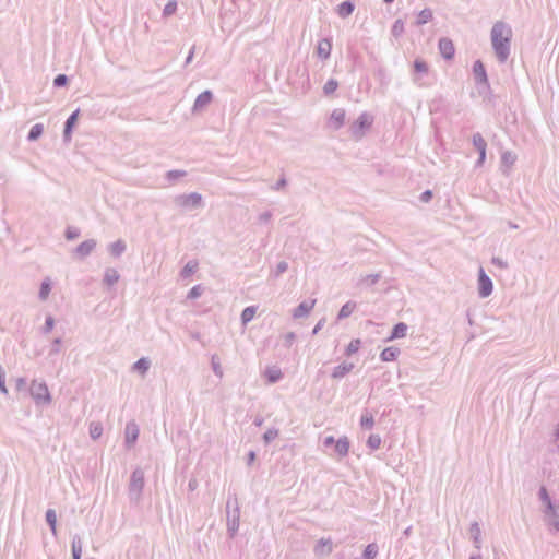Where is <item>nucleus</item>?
I'll return each mask as SVG.
<instances>
[{
	"mask_svg": "<svg viewBox=\"0 0 559 559\" xmlns=\"http://www.w3.org/2000/svg\"><path fill=\"white\" fill-rule=\"evenodd\" d=\"M239 528V520L238 519H228L227 520V531L230 537H234Z\"/></svg>",
	"mask_w": 559,
	"mask_h": 559,
	"instance_id": "46",
	"label": "nucleus"
},
{
	"mask_svg": "<svg viewBox=\"0 0 559 559\" xmlns=\"http://www.w3.org/2000/svg\"><path fill=\"white\" fill-rule=\"evenodd\" d=\"M50 292H51V282H50L49 278H46L40 284V288H39V293H38V298L41 301H45L48 298Z\"/></svg>",
	"mask_w": 559,
	"mask_h": 559,
	"instance_id": "35",
	"label": "nucleus"
},
{
	"mask_svg": "<svg viewBox=\"0 0 559 559\" xmlns=\"http://www.w3.org/2000/svg\"><path fill=\"white\" fill-rule=\"evenodd\" d=\"M414 72L418 74H427L429 71V67L425 60L421 58H416L413 63Z\"/></svg>",
	"mask_w": 559,
	"mask_h": 559,
	"instance_id": "37",
	"label": "nucleus"
},
{
	"mask_svg": "<svg viewBox=\"0 0 559 559\" xmlns=\"http://www.w3.org/2000/svg\"><path fill=\"white\" fill-rule=\"evenodd\" d=\"M226 519L240 520L239 503L236 495L229 496L226 501Z\"/></svg>",
	"mask_w": 559,
	"mask_h": 559,
	"instance_id": "13",
	"label": "nucleus"
},
{
	"mask_svg": "<svg viewBox=\"0 0 559 559\" xmlns=\"http://www.w3.org/2000/svg\"><path fill=\"white\" fill-rule=\"evenodd\" d=\"M473 145L478 153L486 152L487 143L480 133H475L473 135Z\"/></svg>",
	"mask_w": 559,
	"mask_h": 559,
	"instance_id": "39",
	"label": "nucleus"
},
{
	"mask_svg": "<svg viewBox=\"0 0 559 559\" xmlns=\"http://www.w3.org/2000/svg\"><path fill=\"white\" fill-rule=\"evenodd\" d=\"M367 445L371 449V450H377L380 448L381 445V437L379 435H370L368 440H367Z\"/></svg>",
	"mask_w": 559,
	"mask_h": 559,
	"instance_id": "47",
	"label": "nucleus"
},
{
	"mask_svg": "<svg viewBox=\"0 0 559 559\" xmlns=\"http://www.w3.org/2000/svg\"><path fill=\"white\" fill-rule=\"evenodd\" d=\"M212 368L216 376L223 377V371L218 361H216L215 356L212 357Z\"/></svg>",
	"mask_w": 559,
	"mask_h": 559,
	"instance_id": "60",
	"label": "nucleus"
},
{
	"mask_svg": "<svg viewBox=\"0 0 559 559\" xmlns=\"http://www.w3.org/2000/svg\"><path fill=\"white\" fill-rule=\"evenodd\" d=\"M334 451L340 457H344L349 451V440L347 437L340 438L334 444Z\"/></svg>",
	"mask_w": 559,
	"mask_h": 559,
	"instance_id": "21",
	"label": "nucleus"
},
{
	"mask_svg": "<svg viewBox=\"0 0 559 559\" xmlns=\"http://www.w3.org/2000/svg\"><path fill=\"white\" fill-rule=\"evenodd\" d=\"M69 83V78L66 74H58L53 79V86L55 87H64Z\"/></svg>",
	"mask_w": 559,
	"mask_h": 559,
	"instance_id": "52",
	"label": "nucleus"
},
{
	"mask_svg": "<svg viewBox=\"0 0 559 559\" xmlns=\"http://www.w3.org/2000/svg\"><path fill=\"white\" fill-rule=\"evenodd\" d=\"M512 35L511 26L503 21H497L491 27V46L500 63H504L510 56Z\"/></svg>",
	"mask_w": 559,
	"mask_h": 559,
	"instance_id": "1",
	"label": "nucleus"
},
{
	"mask_svg": "<svg viewBox=\"0 0 559 559\" xmlns=\"http://www.w3.org/2000/svg\"><path fill=\"white\" fill-rule=\"evenodd\" d=\"M46 522L49 525L51 533L57 535V514L53 509H48L46 511Z\"/></svg>",
	"mask_w": 559,
	"mask_h": 559,
	"instance_id": "30",
	"label": "nucleus"
},
{
	"mask_svg": "<svg viewBox=\"0 0 559 559\" xmlns=\"http://www.w3.org/2000/svg\"><path fill=\"white\" fill-rule=\"evenodd\" d=\"M432 11L429 8H425L418 13L416 25L421 26L432 20Z\"/></svg>",
	"mask_w": 559,
	"mask_h": 559,
	"instance_id": "32",
	"label": "nucleus"
},
{
	"mask_svg": "<svg viewBox=\"0 0 559 559\" xmlns=\"http://www.w3.org/2000/svg\"><path fill=\"white\" fill-rule=\"evenodd\" d=\"M353 369H354V364L344 361L333 369L331 377L333 379H342L346 374H348Z\"/></svg>",
	"mask_w": 559,
	"mask_h": 559,
	"instance_id": "19",
	"label": "nucleus"
},
{
	"mask_svg": "<svg viewBox=\"0 0 559 559\" xmlns=\"http://www.w3.org/2000/svg\"><path fill=\"white\" fill-rule=\"evenodd\" d=\"M355 10V4L350 0L343 1L341 4L337 5V14L345 19L349 16Z\"/></svg>",
	"mask_w": 559,
	"mask_h": 559,
	"instance_id": "26",
	"label": "nucleus"
},
{
	"mask_svg": "<svg viewBox=\"0 0 559 559\" xmlns=\"http://www.w3.org/2000/svg\"><path fill=\"white\" fill-rule=\"evenodd\" d=\"M198 262L195 260L189 261L180 272L182 278L190 277L198 270Z\"/></svg>",
	"mask_w": 559,
	"mask_h": 559,
	"instance_id": "34",
	"label": "nucleus"
},
{
	"mask_svg": "<svg viewBox=\"0 0 559 559\" xmlns=\"http://www.w3.org/2000/svg\"><path fill=\"white\" fill-rule=\"evenodd\" d=\"M55 326V319L52 316H47L45 320V324L43 326V332L45 334L50 333Z\"/></svg>",
	"mask_w": 559,
	"mask_h": 559,
	"instance_id": "54",
	"label": "nucleus"
},
{
	"mask_svg": "<svg viewBox=\"0 0 559 559\" xmlns=\"http://www.w3.org/2000/svg\"><path fill=\"white\" fill-rule=\"evenodd\" d=\"M346 112L343 108H336L332 111L330 117V126L334 130L341 129L345 123Z\"/></svg>",
	"mask_w": 559,
	"mask_h": 559,
	"instance_id": "14",
	"label": "nucleus"
},
{
	"mask_svg": "<svg viewBox=\"0 0 559 559\" xmlns=\"http://www.w3.org/2000/svg\"><path fill=\"white\" fill-rule=\"evenodd\" d=\"M127 249V245L122 239H118L109 245L108 251L114 258H120Z\"/></svg>",
	"mask_w": 559,
	"mask_h": 559,
	"instance_id": "22",
	"label": "nucleus"
},
{
	"mask_svg": "<svg viewBox=\"0 0 559 559\" xmlns=\"http://www.w3.org/2000/svg\"><path fill=\"white\" fill-rule=\"evenodd\" d=\"M374 425V419L371 414H364L360 418V426L362 429H371Z\"/></svg>",
	"mask_w": 559,
	"mask_h": 559,
	"instance_id": "44",
	"label": "nucleus"
},
{
	"mask_svg": "<svg viewBox=\"0 0 559 559\" xmlns=\"http://www.w3.org/2000/svg\"><path fill=\"white\" fill-rule=\"evenodd\" d=\"M439 51L445 60H452L455 55L453 41L450 38L442 37L438 43Z\"/></svg>",
	"mask_w": 559,
	"mask_h": 559,
	"instance_id": "9",
	"label": "nucleus"
},
{
	"mask_svg": "<svg viewBox=\"0 0 559 559\" xmlns=\"http://www.w3.org/2000/svg\"><path fill=\"white\" fill-rule=\"evenodd\" d=\"M515 160H516V155L510 151H506L501 155V163H502V165H504L507 167L513 166Z\"/></svg>",
	"mask_w": 559,
	"mask_h": 559,
	"instance_id": "43",
	"label": "nucleus"
},
{
	"mask_svg": "<svg viewBox=\"0 0 559 559\" xmlns=\"http://www.w3.org/2000/svg\"><path fill=\"white\" fill-rule=\"evenodd\" d=\"M404 33V23L402 20H396L392 26V35L400 37Z\"/></svg>",
	"mask_w": 559,
	"mask_h": 559,
	"instance_id": "50",
	"label": "nucleus"
},
{
	"mask_svg": "<svg viewBox=\"0 0 559 559\" xmlns=\"http://www.w3.org/2000/svg\"><path fill=\"white\" fill-rule=\"evenodd\" d=\"M60 345H61V338L60 337L55 338L52 341V345H51L49 355L52 356V355L59 354L60 353Z\"/></svg>",
	"mask_w": 559,
	"mask_h": 559,
	"instance_id": "56",
	"label": "nucleus"
},
{
	"mask_svg": "<svg viewBox=\"0 0 559 559\" xmlns=\"http://www.w3.org/2000/svg\"><path fill=\"white\" fill-rule=\"evenodd\" d=\"M473 74L476 85L489 86L486 68L481 60H476L473 64Z\"/></svg>",
	"mask_w": 559,
	"mask_h": 559,
	"instance_id": "8",
	"label": "nucleus"
},
{
	"mask_svg": "<svg viewBox=\"0 0 559 559\" xmlns=\"http://www.w3.org/2000/svg\"><path fill=\"white\" fill-rule=\"evenodd\" d=\"M400 354V349L395 346L384 348L380 354L382 361H394Z\"/></svg>",
	"mask_w": 559,
	"mask_h": 559,
	"instance_id": "27",
	"label": "nucleus"
},
{
	"mask_svg": "<svg viewBox=\"0 0 559 559\" xmlns=\"http://www.w3.org/2000/svg\"><path fill=\"white\" fill-rule=\"evenodd\" d=\"M272 218V213L270 211H265L259 215V222L262 224H266Z\"/></svg>",
	"mask_w": 559,
	"mask_h": 559,
	"instance_id": "62",
	"label": "nucleus"
},
{
	"mask_svg": "<svg viewBox=\"0 0 559 559\" xmlns=\"http://www.w3.org/2000/svg\"><path fill=\"white\" fill-rule=\"evenodd\" d=\"M79 115H80V109L74 110L64 122L63 141L66 143H69L72 139V131L78 122Z\"/></svg>",
	"mask_w": 559,
	"mask_h": 559,
	"instance_id": "10",
	"label": "nucleus"
},
{
	"mask_svg": "<svg viewBox=\"0 0 559 559\" xmlns=\"http://www.w3.org/2000/svg\"><path fill=\"white\" fill-rule=\"evenodd\" d=\"M285 346L287 347H290L293 342L295 341L296 338V334L294 332H288L286 335H285Z\"/></svg>",
	"mask_w": 559,
	"mask_h": 559,
	"instance_id": "63",
	"label": "nucleus"
},
{
	"mask_svg": "<svg viewBox=\"0 0 559 559\" xmlns=\"http://www.w3.org/2000/svg\"><path fill=\"white\" fill-rule=\"evenodd\" d=\"M469 535L473 539L475 548L478 550L481 548V530L478 522H473L469 527Z\"/></svg>",
	"mask_w": 559,
	"mask_h": 559,
	"instance_id": "20",
	"label": "nucleus"
},
{
	"mask_svg": "<svg viewBox=\"0 0 559 559\" xmlns=\"http://www.w3.org/2000/svg\"><path fill=\"white\" fill-rule=\"evenodd\" d=\"M379 548L376 543H371L366 546L362 552V559H374L378 555Z\"/></svg>",
	"mask_w": 559,
	"mask_h": 559,
	"instance_id": "38",
	"label": "nucleus"
},
{
	"mask_svg": "<svg viewBox=\"0 0 559 559\" xmlns=\"http://www.w3.org/2000/svg\"><path fill=\"white\" fill-rule=\"evenodd\" d=\"M316 305V299L304 300L293 310L294 319H301L309 316L310 311L313 309Z\"/></svg>",
	"mask_w": 559,
	"mask_h": 559,
	"instance_id": "11",
	"label": "nucleus"
},
{
	"mask_svg": "<svg viewBox=\"0 0 559 559\" xmlns=\"http://www.w3.org/2000/svg\"><path fill=\"white\" fill-rule=\"evenodd\" d=\"M287 185L286 178L283 176L278 179V181L273 186L274 190H281Z\"/></svg>",
	"mask_w": 559,
	"mask_h": 559,
	"instance_id": "64",
	"label": "nucleus"
},
{
	"mask_svg": "<svg viewBox=\"0 0 559 559\" xmlns=\"http://www.w3.org/2000/svg\"><path fill=\"white\" fill-rule=\"evenodd\" d=\"M119 278H120V274L118 273V271L116 269L107 267L105 271V274H104L103 282L105 285L110 287V286L115 285L119 281Z\"/></svg>",
	"mask_w": 559,
	"mask_h": 559,
	"instance_id": "23",
	"label": "nucleus"
},
{
	"mask_svg": "<svg viewBox=\"0 0 559 559\" xmlns=\"http://www.w3.org/2000/svg\"><path fill=\"white\" fill-rule=\"evenodd\" d=\"M493 284L491 278L486 274L483 267L478 271V295L480 298H487L491 295Z\"/></svg>",
	"mask_w": 559,
	"mask_h": 559,
	"instance_id": "6",
	"label": "nucleus"
},
{
	"mask_svg": "<svg viewBox=\"0 0 559 559\" xmlns=\"http://www.w3.org/2000/svg\"><path fill=\"white\" fill-rule=\"evenodd\" d=\"M177 10V1L176 0H169L163 10V16L168 17L173 15Z\"/></svg>",
	"mask_w": 559,
	"mask_h": 559,
	"instance_id": "45",
	"label": "nucleus"
},
{
	"mask_svg": "<svg viewBox=\"0 0 559 559\" xmlns=\"http://www.w3.org/2000/svg\"><path fill=\"white\" fill-rule=\"evenodd\" d=\"M265 377L270 383H276L283 378V373L281 369L272 367L265 370Z\"/></svg>",
	"mask_w": 559,
	"mask_h": 559,
	"instance_id": "29",
	"label": "nucleus"
},
{
	"mask_svg": "<svg viewBox=\"0 0 559 559\" xmlns=\"http://www.w3.org/2000/svg\"><path fill=\"white\" fill-rule=\"evenodd\" d=\"M96 240L95 239H87L83 242H81L74 250V254L80 258V259H84L86 257H88L93 251L94 249L96 248Z\"/></svg>",
	"mask_w": 559,
	"mask_h": 559,
	"instance_id": "12",
	"label": "nucleus"
},
{
	"mask_svg": "<svg viewBox=\"0 0 559 559\" xmlns=\"http://www.w3.org/2000/svg\"><path fill=\"white\" fill-rule=\"evenodd\" d=\"M338 87V82L335 79H330L323 86V93L325 96H331Z\"/></svg>",
	"mask_w": 559,
	"mask_h": 559,
	"instance_id": "42",
	"label": "nucleus"
},
{
	"mask_svg": "<svg viewBox=\"0 0 559 559\" xmlns=\"http://www.w3.org/2000/svg\"><path fill=\"white\" fill-rule=\"evenodd\" d=\"M203 293V289L201 287V285H195L193 286L189 293H188V299H197L199 298Z\"/></svg>",
	"mask_w": 559,
	"mask_h": 559,
	"instance_id": "53",
	"label": "nucleus"
},
{
	"mask_svg": "<svg viewBox=\"0 0 559 559\" xmlns=\"http://www.w3.org/2000/svg\"><path fill=\"white\" fill-rule=\"evenodd\" d=\"M186 175H187L186 170H178V169L169 170L166 173V179L169 181H175L181 177H185Z\"/></svg>",
	"mask_w": 559,
	"mask_h": 559,
	"instance_id": "49",
	"label": "nucleus"
},
{
	"mask_svg": "<svg viewBox=\"0 0 559 559\" xmlns=\"http://www.w3.org/2000/svg\"><path fill=\"white\" fill-rule=\"evenodd\" d=\"M407 329H408V326L406 323H404V322L396 323L393 326V329L391 331V335L389 336L388 341L404 337L406 335Z\"/></svg>",
	"mask_w": 559,
	"mask_h": 559,
	"instance_id": "25",
	"label": "nucleus"
},
{
	"mask_svg": "<svg viewBox=\"0 0 559 559\" xmlns=\"http://www.w3.org/2000/svg\"><path fill=\"white\" fill-rule=\"evenodd\" d=\"M151 366V361L146 357H142L133 364V370L139 371L141 374H145Z\"/></svg>",
	"mask_w": 559,
	"mask_h": 559,
	"instance_id": "31",
	"label": "nucleus"
},
{
	"mask_svg": "<svg viewBox=\"0 0 559 559\" xmlns=\"http://www.w3.org/2000/svg\"><path fill=\"white\" fill-rule=\"evenodd\" d=\"M82 547H83L82 538L80 537V535L75 534L72 537V542H71L72 559H81Z\"/></svg>",
	"mask_w": 559,
	"mask_h": 559,
	"instance_id": "24",
	"label": "nucleus"
},
{
	"mask_svg": "<svg viewBox=\"0 0 559 559\" xmlns=\"http://www.w3.org/2000/svg\"><path fill=\"white\" fill-rule=\"evenodd\" d=\"M278 436V429L270 428L263 435V440L266 444L271 443Z\"/></svg>",
	"mask_w": 559,
	"mask_h": 559,
	"instance_id": "48",
	"label": "nucleus"
},
{
	"mask_svg": "<svg viewBox=\"0 0 559 559\" xmlns=\"http://www.w3.org/2000/svg\"><path fill=\"white\" fill-rule=\"evenodd\" d=\"M29 394L37 405H46L51 402V395L45 382L32 381Z\"/></svg>",
	"mask_w": 559,
	"mask_h": 559,
	"instance_id": "4",
	"label": "nucleus"
},
{
	"mask_svg": "<svg viewBox=\"0 0 559 559\" xmlns=\"http://www.w3.org/2000/svg\"><path fill=\"white\" fill-rule=\"evenodd\" d=\"M43 132L44 126L41 123H36L31 128L27 140L31 142L36 141L43 135Z\"/></svg>",
	"mask_w": 559,
	"mask_h": 559,
	"instance_id": "36",
	"label": "nucleus"
},
{
	"mask_svg": "<svg viewBox=\"0 0 559 559\" xmlns=\"http://www.w3.org/2000/svg\"><path fill=\"white\" fill-rule=\"evenodd\" d=\"M0 392L3 394H8V389L5 385V374L0 366Z\"/></svg>",
	"mask_w": 559,
	"mask_h": 559,
	"instance_id": "59",
	"label": "nucleus"
},
{
	"mask_svg": "<svg viewBox=\"0 0 559 559\" xmlns=\"http://www.w3.org/2000/svg\"><path fill=\"white\" fill-rule=\"evenodd\" d=\"M333 546L331 539L321 538L314 546V554L317 557L328 556L332 552Z\"/></svg>",
	"mask_w": 559,
	"mask_h": 559,
	"instance_id": "17",
	"label": "nucleus"
},
{
	"mask_svg": "<svg viewBox=\"0 0 559 559\" xmlns=\"http://www.w3.org/2000/svg\"><path fill=\"white\" fill-rule=\"evenodd\" d=\"M288 270V263L286 261H281L276 264V267L273 272V276L275 278L280 277L283 273Z\"/></svg>",
	"mask_w": 559,
	"mask_h": 559,
	"instance_id": "51",
	"label": "nucleus"
},
{
	"mask_svg": "<svg viewBox=\"0 0 559 559\" xmlns=\"http://www.w3.org/2000/svg\"><path fill=\"white\" fill-rule=\"evenodd\" d=\"M491 263L502 270L504 269H508V262L504 261L503 259L499 258V257H492L491 258Z\"/></svg>",
	"mask_w": 559,
	"mask_h": 559,
	"instance_id": "57",
	"label": "nucleus"
},
{
	"mask_svg": "<svg viewBox=\"0 0 559 559\" xmlns=\"http://www.w3.org/2000/svg\"><path fill=\"white\" fill-rule=\"evenodd\" d=\"M433 197V193L431 190H426L424 191L420 195H419V200L424 203H428L430 202V200L432 199Z\"/></svg>",
	"mask_w": 559,
	"mask_h": 559,
	"instance_id": "61",
	"label": "nucleus"
},
{
	"mask_svg": "<svg viewBox=\"0 0 559 559\" xmlns=\"http://www.w3.org/2000/svg\"><path fill=\"white\" fill-rule=\"evenodd\" d=\"M174 202L176 205L183 209H199L203 205L202 195L198 192L179 194L175 197Z\"/></svg>",
	"mask_w": 559,
	"mask_h": 559,
	"instance_id": "5",
	"label": "nucleus"
},
{
	"mask_svg": "<svg viewBox=\"0 0 559 559\" xmlns=\"http://www.w3.org/2000/svg\"><path fill=\"white\" fill-rule=\"evenodd\" d=\"M381 275L379 273L377 274H369L366 277H364L362 281L367 282L368 285H374L380 280Z\"/></svg>",
	"mask_w": 559,
	"mask_h": 559,
	"instance_id": "58",
	"label": "nucleus"
},
{
	"mask_svg": "<svg viewBox=\"0 0 559 559\" xmlns=\"http://www.w3.org/2000/svg\"><path fill=\"white\" fill-rule=\"evenodd\" d=\"M332 50V39L323 38L319 41L317 47L318 57L322 60H328L331 56Z\"/></svg>",
	"mask_w": 559,
	"mask_h": 559,
	"instance_id": "16",
	"label": "nucleus"
},
{
	"mask_svg": "<svg viewBox=\"0 0 559 559\" xmlns=\"http://www.w3.org/2000/svg\"><path fill=\"white\" fill-rule=\"evenodd\" d=\"M144 487V472L141 468H135L131 475L130 489H143Z\"/></svg>",
	"mask_w": 559,
	"mask_h": 559,
	"instance_id": "18",
	"label": "nucleus"
},
{
	"mask_svg": "<svg viewBox=\"0 0 559 559\" xmlns=\"http://www.w3.org/2000/svg\"><path fill=\"white\" fill-rule=\"evenodd\" d=\"M103 433V426L99 421H92L90 424V436L93 440L100 438Z\"/></svg>",
	"mask_w": 559,
	"mask_h": 559,
	"instance_id": "40",
	"label": "nucleus"
},
{
	"mask_svg": "<svg viewBox=\"0 0 559 559\" xmlns=\"http://www.w3.org/2000/svg\"><path fill=\"white\" fill-rule=\"evenodd\" d=\"M139 433H140V429H139L138 424L134 420L127 423L126 430H124L126 448L131 449L135 444V442L139 438Z\"/></svg>",
	"mask_w": 559,
	"mask_h": 559,
	"instance_id": "7",
	"label": "nucleus"
},
{
	"mask_svg": "<svg viewBox=\"0 0 559 559\" xmlns=\"http://www.w3.org/2000/svg\"><path fill=\"white\" fill-rule=\"evenodd\" d=\"M64 236L68 240H74L80 236V230L75 227H68Z\"/></svg>",
	"mask_w": 559,
	"mask_h": 559,
	"instance_id": "55",
	"label": "nucleus"
},
{
	"mask_svg": "<svg viewBox=\"0 0 559 559\" xmlns=\"http://www.w3.org/2000/svg\"><path fill=\"white\" fill-rule=\"evenodd\" d=\"M356 307H357V304L352 300L344 304L338 311L337 320H343V319L348 318L354 312Z\"/></svg>",
	"mask_w": 559,
	"mask_h": 559,
	"instance_id": "28",
	"label": "nucleus"
},
{
	"mask_svg": "<svg viewBox=\"0 0 559 559\" xmlns=\"http://www.w3.org/2000/svg\"><path fill=\"white\" fill-rule=\"evenodd\" d=\"M372 123V115L366 111L360 114L359 117L352 123L349 128L352 136L355 140H360L365 135V132L371 128Z\"/></svg>",
	"mask_w": 559,
	"mask_h": 559,
	"instance_id": "3",
	"label": "nucleus"
},
{
	"mask_svg": "<svg viewBox=\"0 0 559 559\" xmlns=\"http://www.w3.org/2000/svg\"><path fill=\"white\" fill-rule=\"evenodd\" d=\"M361 346V340L360 338H354L349 342V344L347 345V347L345 348V355L346 356H352L354 354H356L359 348Z\"/></svg>",
	"mask_w": 559,
	"mask_h": 559,
	"instance_id": "41",
	"label": "nucleus"
},
{
	"mask_svg": "<svg viewBox=\"0 0 559 559\" xmlns=\"http://www.w3.org/2000/svg\"><path fill=\"white\" fill-rule=\"evenodd\" d=\"M213 99V93L210 90H206L199 94L193 104V111L202 110L205 106H207Z\"/></svg>",
	"mask_w": 559,
	"mask_h": 559,
	"instance_id": "15",
	"label": "nucleus"
},
{
	"mask_svg": "<svg viewBox=\"0 0 559 559\" xmlns=\"http://www.w3.org/2000/svg\"><path fill=\"white\" fill-rule=\"evenodd\" d=\"M255 312H257V307H254V306L246 307L242 310L241 316H240L242 325H247L253 319Z\"/></svg>",
	"mask_w": 559,
	"mask_h": 559,
	"instance_id": "33",
	"label": "nucleus"
},
{
	"mask_svg": "<svg viewBox=\"0 0 559 559\" xmlns=\"http://www.w3.org/2000/svg\"><path fill=\"white\" fill-rule=\"evenodd\" d=\"M539 499L544 506V514L547 524L559 532V503L552 501L549 491H539Z\"/></svg>",
	"mask_w": 559,
	"mask_h": 559,
	"instance_id": "2",
	"label": "nucleus"
}]
</instances>
